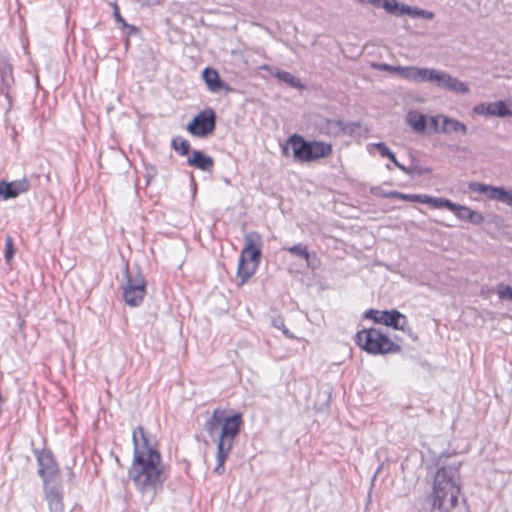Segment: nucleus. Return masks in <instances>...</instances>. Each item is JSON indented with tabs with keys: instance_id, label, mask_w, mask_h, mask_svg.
<instances>
[{
	"instance_id": "1",
	"label": "nucleus",
	"mask_w": 512,
	"mask_h": 512,
	"mask_svg": "<svg viewBox=\"0 0 512 512\" xmlns=\"http://www.w3.org/2000/svg\"><path fill=\"white\" fill-rule=\"evenodd\" d=\"M133 461L128 470L129 479L141 493L147 503H151L157 493L163 489L167 479L162 457L155 440L142 426L133 430Z\"/></svg>"
},
{
	"instance_id": "2",
	"label": "nucleus",
	"mask_w": 512,
	"mask_h": 512,
	"mask_svg": "<svg viewBox=\"0 0 512 512\" xmlns=\"http://www.w3.org/2000/svg\"><path fill=\"white\" fill-rule=\"evenodd\" d=\"M242 424L241 413L229 415L226 410L221 408L214 409L204 424V429L209 437H217V464L214 467V473L217 475H222L225 471V461L240 433Z\"/></svg>"
},
{
	"instance_id": "3",
	"label": "nucleus",
	"mask_w": 512,
	"mask_h": 512,
	"mask_svg": "<svg viewBox=\"0 0 512 512\" xmlns=\"http://www.w3.org/2000/svg\"><path fill=\"white\" fill-rule=\"evenodd\" d=\"M381 71L397 74L404 80L416 83H430L456 94H468L469 86L446 71L416 66H393L382 63L376 66Z\"/></svg>"
},
{
	"instance_id": "4",
	"label": "nucleus",
	"mask_w": 512,
	"mask_h": 512,
	"mask_svg": "<svg viewBox=\"0 0 512 512\" xmlns=\"http://www.w3.org/2000/svg\"><path fill=\"white\" fill-rule=\"evenodd\" d=\"M293 151V158L300 163H310L319 159L328 157L332 154V145L323 141H309L298 134L291 135L286 145L283 147V153L287 155L288 149Z\"/></svg>"
},
{
	"instance_id": "5",
	"label": "nucleus",
	"mask_w": 512,
	"mask_h": 512,
	"mask_svg": "<svg viewBox=\"0 0 512 512\" xmlns=\"http://www.w3.org/2000/svg\"><path fill=\"white\" fill-rule=\"evenodd\" d=\"M245 246L241 251L237 268V277L243 285L257 270L261 259V235L252 231L244 236Z\"/></svg>"
},
{
	"instance_id": "6",
	"label": "nucleus",
	"mask_w": 512,
	"mask_h": 512,
	"mask_svg": "<svg viewBox=\"0 0 512 512\" xmlns=\"http://www.w3.org/2000/svg\"><path fill=\"white\" fill-rule=\"evenodd\" d=\"M355 343L364 351L373 355L397 353L401 347L379 329L369 328L359 331L355 335Z\"/></svg>"
},
{
	"instance_id": "7",
	"label": "nucleus",
	"mask_w": 512,
	"mask_h": 512,
	"mask_svg": "<svg viewBox=\"0 0 512 512\" xmlns=\"http://www.w3.org/2000/svg\"><path fill=\"white\" fill-rule=\"evenodd\" d=\"M121 288L125 303L131 307H137L142 303L146 294L145 278L138 269L130 271L127 265L123 274Z\"/></svg>"
},
{
	"instance_id": "8",
	"label": "nucleus",
	"mask_w": 512,
	"mask_h": 512,
	"mask_svg": "<svg viewBox=\"0 0 512 512\" xmlns=\"http://www.w3.org/2000/svg\"><path fill=\"white\" fill-rule=\"evenodd\" d=\"M216 127V113L213 109L207 108L198 113L187 125V131L196 137H206Z\"/></svg>"
},
{
	"instance_id": "9",
	"label": "nucleus",
	"mask_w": 512,
	"mask_h": 512,
	"mask_svg": "<svg viewBox=\"0 0 512 512\" xmlns=\"http://www.w3.org/2000/svg\"><path fill=\"white\" fill-rule=\"evenodd\" d=\"M38 474L43 483L58 481V465L51 452L42 451L37 455Z\"/></svg>"
},
{
	"instance_id": "10",
	"label": "nucleus",
	"mask_w": 512,
	"mask_h": 512,
	"mask_svg": "<svg viewBox=\"0 0 512 512\" xmlns=\"http://www.w3.org/2000/svg\"><path fill=\"white\" fill-rule=\"evenodd\" d=\"M371 315H379V318H375V323H381L396 330L404 331L407 325L406 316L397 310L378 311L370 309L365 313V317H371Z\"/></svg>"
},
{
	"instance_id": "11",
	"label": "nucleus",
	"mask_w": 512,
	"mask_h": 512,
	"mask_svg": "<svg viewBox=\"0 0 512 512\" xmlns=\"http://www.w3.org/2000/svg\"><path fill=\"white\" fill-rule=\"evenodd\" d=\"M44 497L50 512H63V488L59 481L43 483Z\"/></svg>"
},
{
	"instance_id": "12",
	"label": "nucleus",
	"mask_w": 512,
	"mask_h": 512,
	"mask_svg": "<svg viewBox=\"0 0 512 512\" xmlns=\"http://www.w3.org/2000/svg\"><path fill=\"white\" fill-rule=\"evenodd\" d=\"M30 189V181L23 177L11 182H0V197L3 200L16 198Z\"/></svg>"
},
{
	"instance_id": "13",
	"label": "nucleus",
	"mask_w": 512,
	"mask_h": 512,
	"mask_svg": "<svg viewBox=\"0 0 512 512\" xmlns=\"http://www.w3.org/2000/svg\"><path fill=\"white\" fill-rule=\"evenodd\" d=\"M202 76H203V79H204L209 91H211V92H218L220 90H224L225 92L232 91V88L220 79L219 74L215 69L206 67L202 72Z\"/></svg>"
},
{
	"instance_id": "14",
	"label": "nucleus",
	"mask_w": 512,
	"mask_h": 512,
	"mask_svg": "<svg viewBox=\"0 0 512 512\" xmlns=\"http://www.w3.org/2000/svg\"><path fill=\"white\" fill-rule=\"evenodd\" d=\"M189 166L196 167L202 171H211L214 166V160L211 156L202 151L194 150L187 159Z\"/></svg>"
},
{
	"instance_id": "15",
	"label": "nucleus",
	"mask_w": 512,
	"mask_h": 512,
	"mask_svg": "<svg viewBox=\"0 0 512 512\" xmlns=\"http://www.w3.org/2000/svg\"><path fill=\"white\" fill-rule=\"evenodd\" d=\"M453 213L460 220H465L474 225H480L484 222V217L480 212L474 211L467 206L456 204Z\"/></svg>"
},
{
	"instance_id": "16",
	"label": "nucleus",
	"mask_w": 512,
	"mask_h": 512,
	"mask_svg": "<svg viewBox=\"0 0 512 512\" xmlns=\"http://www.w3.org/2000/svg\"><path fill=\"white\" fill-rule=\"evenodd\" d=\"M407 123L411 126L414 132L423 133L426 130L428 118L425 114L418 111H409L407 114Z\"/></svg>"
},
{
	"instance_id": "17",
	"label": "nucleus",
	"mask_w": 512,
	"mask_h": 512,
	"mask_svg": "<svg viewBox=\"0 0 512 512\" xmlns=\"http://www.w3.org/2000/svg\"><path fill=\"white\" fill-rule=\"evenodd\" d=\"M467 130V126L463 122L446 116L442 117L441 133H460L462 135H466Z\"/></svg>"
},
{
	"instance_id": "18",
	"label": "nucleus",
	"mask_w": 512,
	"mask_h": 512,
	"mask_svg": "<svg viewBox=\"0 0 512 512\" xmlns=\"http://www.w3.org/2000/svg\"><path fill=\"white\" fill-rule=\"evenodd\" d=\"M400 13L403 15H409L414 18H425L429 20L434 18V13L432 11L424 10L416 6H409L405 4L401 5Z\"/></svg>"
},
{
	"instance_id": "19",
	"label": "nucleus",
	"mask_w": 512,
	"mask_h": 512,
	"mask_svg": "<svg viewBox=\"0 0 512 512\" xmlns=\"http://www.w3.org/2000/svg\"><path fill=\"white\" fill-rule=\"evenodd\" d=\"M487 198L491 200H497L504 202L506 204L510 203V192L506 191L503 187H494L491 185L487 186V191L485 193Z\"/></svg>"
},
{
	"instance_id": "20",
	"label": "nucleus",
	"mask_w": 512,
	"mask_h": 512,
	"mask_svg": "<svg viewBox=\"0 0 512 512\" xmlns=\"http://www.w3.org/2000/svg\"><path fill=\"white\" fill-rule=\"evenodd\" d=\"M423 204H429L433 208H447L451 212L456 208V203L446 198H436L424 194Z\"/></svg>"
},
{
	"instance_id": "21",
	"label": "nucleus",
	"mask_w": 512,
	"mask_h": 512,
	"mask_svg": "<svg viewBox=\"0 0 512 512\" xmlns=\"http://www.w3.org/2000/svg\"><path fill=\"white\" fill-rule=\"evenodd\" d=\"M0 77L2 81L1 92L7 89L13 82L12 66L8 62L0 63Z\"/></svg>"
},
{
	"instance_id": "22",
	"label": "nucleus",
	"mask_w": 512,
	"mask_h": 512,
	"mask_svg": "<svg viewBox=\"0 0 512 512\" xmlns=\"http://www.w3.org/2000/svg\"><path fill=\"white\" fill-rule=\"evenodd\" d=\"M275 78H277L280 81L285 82L287 85H289L292 88H303V85L301 84V81L299 78L295 77L293 74L287 71L278 70L274 74Z\"/></svg>"
},
{
	"instance_id": "23",
	"label": "nucleus",
	"mask_w": 512,
	"mask_h": 512,
	"mask_svg": "<svg viewBox=\"0 0 512 512\" xmlns=\"http://www.w3.org/2000/svg\"><path fill=\"white\" fill-rule=\"evenodd\" d=\"M383 196L391 197L394 199L423 203L424 194H405L398 191H389L388 194H382Z\"/></svg>"
},
{
	"instance_id": "24",
	"label": "nucleus",
	"mask_w": 512,
	"mask_h": 512,
	"mask_svg": "<svg viewBox=\"0 0 512 512\" xmlns=\"http://www.w3.org/2000/svg\"><path fill=\"white\" fill-rule=\"evenodd\" d=\"M287 251L294 256H298L305 259L307 261V265L312 269H315V266L310 264V253L306 245L299 243L291 247H288Z\"/></svg>"
},
{
	"instance_id": "25",
	"label": "nucleus",
	"mask_w": 512,
	"mask_h": 512,
	"mask_svg": "<svg viewBox=\"0 0 512 512\" xmlns=\"http://www.w3.org/2000/svg\"><path fill=\"white\" fill-rule=\"evenodd\" d=\"M172 147L180 155L185 156L190 151V142L182 137H175L172 140Z\"/></svg>"
},
{
	"instance_id": "26",
	"label": "nucleus",
	"mask_w": 512,
	"mask_h": 512,
	"mask_svg": "<svg viewBox=\"0 0 512 512\" xmlns=\"http://www.w3.org/2000/svg\"><path fill=\"white\" fill-rule=\"evenodd\" d=\"M493 116L507 117L512 116V111L507 107L504 101H498L493 103Z\"/></svg>"
},
{
	"instance_id": "27",
	"label": "nucleus",
	"mask_w": 512,
	"mask_h": 512,
	"mask_svg": "<svg viewBox=\"0 0 512 512\" xmlns=\"http://www.w3.org/2000/svg\"><path fill=\"white\" fill-rule=\"evenodd\" d=\"M381 5L390 14L402 15L400 13V8L402 4H399L396 0H383Z\"/></svg>"
},
{
	"instance_id": "28",
	"label": "nucleus",
	"mask_w": 512,
	"mask_h": 512,
	"mask_svg": "<svg viewBox=\"0 0 512 512\" xmlns=\"http://www.w3.org/2000/svg\"><path fill=\"white\" fill-rule=\"evenodd\" d=\"M497 294L501 300L512 301V287L503 283L497 285Z\"/></svg>"
},
{
	"instance_id": "29",
	"label": "nucleus",
	"mask_w": 512,
	"mask_h": 512,
	"mask_svg": "<svg viewBox=\"0 0 512 512\" xmlns=\"http://www.w3.org/2000/svg\"><path fill=\"white\" fill-rule=\"evenodd\" d=\"M327 126L330 133L337 134L345 131V125L341 120H328Z\"/></svg>"
},
{
	"instance_id": "30",
	"label": "nucleus",
	"mask_w": 512,
	"mask_h": 512,
	"mask_svg": "<svg viewBox=\"0 0 512 512\" xmlns=\"http://www.w3.org/2000/svg\"><path fill=\"white\" fill-rule=\"evenodd\" d=\"M473 111L475 114H478V115L493 116V112H494L493 103L476 105L473 108Z\"/></svg>"
},
{
	"instance_id": "31",
	"label": "nucleus",
	"mask_w": 512,
	"mask_h": 512,
	"mask_svg": "<svg viewBox=\"0 0 512 512\" xmlns=\"http://www.w3.org/2000/svg\"><path fill=\"white\" fill-rule=\"evenodd\" d=\"M14 256V242L11 236H7L5 239V260L10 262Z\"/></svg>"
},
{
	"instance_id": "32",
	"label": "nucleus",
	"mask_w": 512,
	"mask_h": 512,
	"mask_svg": "<svg viewBox=\"0 0 512 512\" xmlns=\"http://www.w3.org/2000/svg\"><path fill=\"white\" fill-rule=\"evenodd\" d=\"M272 325H273L275 328H277V329L281 330V331H282V333H283L286 337H288V338H290V339L295 338V336H294V335L289 331V329H287V327L285 326V324H284V322H283V320H282V319H274V320H272Z\"/></svg>"
},
{
	"instance_id": "33",
	"label": "nucleus",
	"mask_w": 512,
	"mask_h": 512,
	"mask_svg": "<svg viewBox=\"0 0 512 512\" xmlns=\"http://www.w3.org/2000/svg\"><path fill=\"white\" fill-rule=\"evenodd\" d=\"M113 15L115 17V20L120 23L123 27H126V28H130L132 31H136V28L134 26H130L126 23V21L124 20V18L121 16L120 12H119V8L117 6V4H114V11H113Z\"/></svg>"
},
{
	"instance_id": "34",
	"label": "nucleus",
	"mask_w": 512,
	"mask_h": 512,
	"mask_svg": "<svg viewBox=\"0 0 512 512\" xmlns=\"http://www.w3.org/2000/svg\"><path fill=\"white\" fill-rule=\"evenodd\" d=\"M487 184L478 183V182H471L468 185L469 190L473 192H477L480 194H485L487 191Z\"/></svg>"
},
{
	"instance_id": "35",
	"label": "nucleus",
	"mask_w": 512,
	"mask_h": 512,
	"mask_svg": "<svg viewBox=\"0 0 512 512\" xmlns=\"http://www.w3.org/2000/svg\"><path fill=\"white\" fill-rule=\"evenodd\" d=\"M373 147L377 149V151L379 152L381 157L386 158V156H390L391 150L385 143H383V142L375 143V144H373Z\"/></svg>"
},
{
	"instance_id": "36",
	"label": "nucleus",
	"mask_w": 512,
	"mask_h": 512,
	"mask_svg": "<svg viewBox=\"0 0 512 512\" xmlns=\"http://www.w3.org/2000/svg\"><path fill=\"white\" fill-rule=\"evenodd\" d=\"M442 117L443 116H432L429 118V122L436 132H441V129L438 127V123L439 120H442Z\"/></svg>"
},
{
	"instance_id": "37",
	"label": "nucleus",
	"mask_w": 512,
	"mask_h": 512,
	"mask_svg": "<svg viewBox=\"0 0 512 512\" xmlns=\"http://www.w3.org/2000/svg\"><path fill=\"white\" fill-rule=\"evenodd\" d=\"M135 1L142 6H149V7L159 5L161 2V0H135Z\"/></svg>"
},
{
	"instance_id": "38",
	"label": "nucleus",
	"mask_w": 512,
	"mask_h": 512,
	"mask_svg": "<svg viewBox=\"0 0 512 512\" xmlns=\"http://www.w3.org/2000/svg\"><path fill=\"white\" fill-rule=\"evenodd\" d=\"M396 167L408 175H413L415 173V167H406L401 163H396Z\"/></svg>"
},
{
	"instance_id": "39",
	"label": "nucleus",
	"mask_w": 512,
	"mask_h": 512,
	"mask_svg": "<svg viewBox=\"0 0 512 512\" xmlns=\"http://www.w3.org/2000/svg\"><path fill=\"white\" fill-rule=\"evenodd\" d=\"M371 192L376 195V196H379L381 198H388L387 196H383L382 194H388L389 191H383L381 190L379 187H374L371 189Z\"/></svg>"
},
{
	"instance_id": "40",
	"label": "nucleus",
	"mask_w": 512,
	"mask_h": 512,
	"mask_svg": "<svg viewBox=\"0 0 512 512\" xmlns=\"http://www.w3.org/2000/svg\"><path fill=\"white\" fill-rule=\"evenodd\" d=\"M360 1L363 3H365V2L370 3L376 7L381 6V3H382V0H360Z\"/></svg>"
},
{
	"instance_id": "41",
	"label": "nucleus",
	"mask_w": 512,
	"mask_h": 512,
	"mask_svg": "<svg viewBox=\"0 0 512 512\" xmlns=\"http://www.w3.org/2000/svg\"><path fill=\"white\" fill-rule=\"evenodd\" d=\"M386 158H389L394 163L395 166L396 163H399L398 160L396 159L395 154L392 151L390 152V156H386Z\"/></svg>"
},
{
	"instance_id": "42",
	"label": "nucleus",
	"mask_w": 512,
	"mask_h": 512,
	"mask_svg": "<svg viewBox=\"0 0 512 512\" xmlns=\"http://www.w3.org/2000/svg\"><path fill=\"white\" fill-rule=\"evenodd\" d=\"M318 259L315 257V255L311 258L310 257V264L314 265L315 268L317 267Z\"/></svg>"
},
{
	"instance_id": "43",
	"label": "nucleus",
	"mask_w": 512,
	"mask_h": 512,
	"mask_svg": "<svg viewBox=\"0 0 512 512\" xmlns=\"http://www.w3.org/2000/svg\"><path fill=\"white\" fill-rule=\"evenodd\" d=\"M369 319H372L375 322V318H379V315H371V317H368Z\"/></svg>"
},
{
	"instance_id": "44",
	"label": "nucleus",
	"mask_w": 512,
	"mask_h": 512,
	"mask_svg": "<svg viewBox=\"0 0 512 512\" xmlns=\"http://www.w3.org/2000/svg\"><path fill=\"white\" fill-rule=\"evenodd\" d=\"M510 203H508V205H512V192H510Z\"/></svg>"
}]
</instances>
